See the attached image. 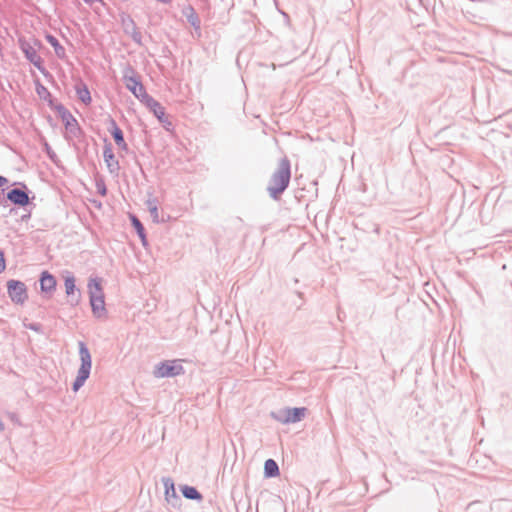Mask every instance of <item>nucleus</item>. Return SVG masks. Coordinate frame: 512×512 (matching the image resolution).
Returning a JSON list of instances; mask_svg holds the SVG:
<instances>
[{
    "label": "nucleus",
    "instance_id": "f257e3e1",
    "mask_svg": "<svg viewBox=\"0 0 512 512\" xmlns=\"http://www.w3.org/2000/svg\"><path fill=\"white\" fill-rule=\"evenodd\" d=\"M291 178L290 162L287 158L280 160L277 169L272 174L267 191L274 200L279 199L280 195L287 189Z\"/></svg>",
    "mask_w": 512,
    "mask_h": 512
},
{
    "label": "nucleus",
    "instance_id": "f03ea898",
    "mask_svg": "<svg viewBox=\"0 0 512 512\" xmlns=\"http://www.w3.org/2000/svg\"><path fill=\"white\" fill-rule=\"evenodd\" d=\"M78 346L81 364L77 371V376L73 382L72 389L74 392H77L81 387L84 386L86 380L90 376L92 368V357L88 347L82 341L78 343Z\"/></svg>",
    "mask_w": 512,
    "mask_h": 512
},
{
    "label": "nucleus",
    "instance_id": "7ed1b4c3",
    "mask_svg": "<svg viewBox=\"0 0 512 512\" xmlns=\"http://www.w3.org/2000/svg\"><path fill=\"white\" fill-rule=\"evenodd\" d=\"M126 88L139 100L144 102L150 96L147 94L145 87L138 79L135 71L132 68H128L123 76Z\"/></svg>",
    "mask_w": 512,
    "mask_h": 512
},
{
    "label": "nucleus",
    "instance_id": "20e7f679",
    "mask_svg": "<svg viewBox=\"0 0 512 512\" xmlns=\"http://www.w3.org/2000/svg\"><path fill=\"white\" fill-rule=\"evenodd\" d=\"M183 372V366L177 361H164L156 366L154 376L157 378L174 377L182 374Z\"/></svg>",
    "mask_w": 512,
    "mask_h": 512
},
{
    "label": "nucleus",
    "instance_id": "39448f33",
    "mask_svg": "<svg viewBox=\"0 0 512 512\" xmlns=\"http://www.w3.org/2000/svg\"><path fill=\"white\" fill-rule=\"evenodd\" d=\"M306 411L305 407L286 408L279 415L273 414V417L283 424L296 423L304 418Z\"/></svg>",
    "mask_w": 512,
    "mask_h": 512
},
{
    "label": "nucleus",
    "instance_id": "423d86ee",
    "mask_svg": "<svg viewBox=\"0 0 512 512\" xmlns=\"http://www.w3.org/2000/svg\"><path fill=\"white\" fill-rule=\"evenodd\" d=\"M19 46L26 59L32 63L40 72H44L45 68L43 67V60L38 54L37 49L26 40H20Z\"/></svg>",
    "mask_w": 512,
    "mask_h": 512
},
{
    "label": "nucleus",
    "instance_id": "0eeeda50",
    "mask_svg": "<svg viewBox=\"0 0 512 512\" xmlns=\"http://www.w3.org/2000/svg\"><path fill=\"white\" fill-rule=\"evenodd\" d=\"M8 295L14 303L22 304L27 299V289L23 282L9 280L7 282Z\"/></svg>",
    "mask_w": 512,
    "mask_h": 512
},
{
    "label": "nucleus",
    "instance_id": "6e6552de",
    "mask_svg": "<svg viewBox=\"0 0 512 512\" xmlns=\"http://www.w3.org/2000/svg\"><path fill=\"white\" fill-rule=\"evenodd\" d=\"M75 277L72 273L67 272V274L64 277V286H65V292L66 295L71 297V303L73 305H77L80 301V290L77 289Z\"/></svg>",
    "mask_w": 512,
    "mask_h": 512
},
{
    "label": "nucleus",
    "instance_id": "1a4fd4ad",
    "mask_svg": "<svg viewBox=\"0 0 512 512\" xmlns=\"http://www.w3.org/2000/svg\"><path fill=\"white\" fill-rule=\"evenodd\" d=\"M162 483L165 490V500L175 506L178 501H180L179 496L176 493L175 485L173 480L170 477H163Z\"/></svg>",
    "mask_w": 512,
    "mask_h": 512
},
{
    "label": "nucleus",
    "instance_id": "9d476101",
    "mask_svg": "<svg viewBox=\"0 0 512 512\" xmlns=\"http://www.w3.org/2000/svg\"><path fill=\"white\" fill-rule=\"evenodd\" d=\"M144 103L153 112L155 117L161 123H166L167 122L169 125H171V123L167 121V118L165 116V109H164V107L158 101H156L154 98H152L150 96L147 100L144 101Z\"/></svg>",
    "mask_w": 512,
    "mask_h": 512
},
{
    "label": "nucleus",
    "instance_id": "9b49d317",
    "mask_svg": "<svg viewBox=\"0 0 512 512\" xmlns=\"http://www.w3.org/2000/svg\"><path fill=\"white\" fill-rule=\"evenodd\" d=\"M7 199L12 203L20 206H25L29 203L28 194L21 189L14 188L7 193Z\"/></svg>",
    "mask_w": 512,
    "mask_h": 512
},
{
    "label": "nucleus",
    "instance_id": "f8f14e48",
    "mask_svg": "<svg viewBox=\"0 0 512 512\" xmlns=\"http://www.w3.org/2000/svg\"><path fill=\"white\" fill-rule=\"evenodd\" d=\"M102 280L98 277L90 278L88 280L87 289L89 294V299L94 297L102 298L104 297V292L101 284Z\"/></svg>",
    "mask_w": 512,
    "mask_h": 512
},
{
    "label": "nucleus",
    "instance_id": "ddd939ff",
    "mask_svg": "<svg viewBox=\"0 0 512 512\" xmlns=\"http://www.w3.org/2000/svg\"><path fill=\"white\" fill-rule=\"evenodd\" d=\"M40 288L42 292L51 293L56 288V279L49 272L44 271L40 278Z\"/></svg>",
    "mask_w": 512,
    "mask_h": 512
},
{
    "label": "nucleus",
    "instance_id": "4468645a",
    "mask_svg": "<svg viewBox=\"0 0 512 512\" xmlns=\"http://www.w3.org/2000/svg\"><path fill=\"white\" fill-rule=\"evenodd\" d=\"M110 133L117 144V146L123 150H127V144L124 140L123 132L115 122V120L111 119L110 121Z\"/></svg>",
    "mask_w": 512,
    "mask_h": 512
},
{
    "label": "nucleus",
    "instance_id": "2eb2a0df",
    "mask_svg": "<svg viewBox=\"0 0 512 512\" xmlns=\"http://www.w3.org/2000/svg\"><path fill=\"white\" fill-rule=\"evenodd\" d=\"M103 157L110 172H115L119 169V163L117 160H115V156L110 144H106L104 146Z\"/></svg>",
    "mask_w": 512,
    "mask_h": 512
},
{
    "label": "nucleus",
    "instance_id": "dca6fc26",
    "mask_svg": "<svg viewBox=\"0 0 512 512\" xmlns=\"http://www.w3.org/2000/svg\"><path fill=\"white\" fill-rule=\"evenodd\" d=\"M89 300H90V305H91L93 315L97 318H101V317L105 316L106 308H105L104 297H102V298L94 297Z\"/></svg>",
    "mask_w": 512,
    "mask_h": 512
},
{
    "label": "nucleus",
    "instance_id": "f3484780",
    "mask_svg": "<svg viewBox=\"0 0 512 512\" xmlns=\"http://www.w3.org/2000/svg\"><path fill=\"white\" fill-rule=\"evenodd\" d=\"M75 90L79 100H81L86 105L91 103L90 91L86 84H84L83 82L78 83L75 86Z\"/></svg>",
    "mask_w": 512,
    "mask_h": 512
},
{
    "label": "nucleus",
    "instance_id": "a211bd4d",
    "mask_svg": "<svg viewBox=\"0 0 512 512\" xmlns=\"http://www.w3.org/2000/svg\"><path fill=\"white\" fill-rule=\"evenodd\" d=\"M264 474L268 478L276 477L279 475V467L275 460L268 459L265 461Z\"/></svg>",
    "mask_w": 512,
    "mask_h": 512
},
{
    "label": "nucleus",
    "instance_id": "6ab92c4d",
    "mask_svg": "<svg viewBox=\"0 0 512 512\" xmlns=\"http://www.w3.org/2000/svg\"><path fill=\"white\" fill-rule=\"evenodd\" d=\"M46 40L54 48L57 57L61 59L65 57V48L59 43L56 37H54L53 35H47Z\"/></svg>",
    "mask_w": 512,
    "mask_h": 512
},
{
    "label": "nucleus",
    "instance_id": "aec40b11",
    "mask_svg": "<svg viewBox=\"0 0 512 512\" xmlns=\"http://www.w3.org/2000/svg\"><path fill=\"white\" fill-rule=\"evenodd\" d=\"M63 120L65 122L66 130L71 134L76 135V133L79 131L76 119L70 113H67L63 115Z\"/></svg>",
    "mask_w": 512,
    "mask_h": 512
},
{
    "label": "nucleus",
    "instance_id": "412c9836",
    "mask_svg": "<svg viewBox=\"0 0 512 512\" xmlns=\"http://www.w3.org/2000/svg\"><path fill=\"white\" fill-rule=\"evenodd\" d=\"M181 491H182L183 496L187 499H190V500H201L202 499V495L195 487L184 485L182 487Z\"/></svg>",
    "mask_w": 512,
    "mask_h": 512
},
{
    "label": "nucleus",
    "instance_id": "4be33fe9",
    "mask_svg": "<svg viewBox=\"0 0 512 512\" xmlns=\"http://www.w3.org/2000/svg\"><path fill=\"white\" fill-rule=\"evenodd\" d=\"M131 221H132L134 228L136 229L138 236L141 238L142 243L145 245L146 244V235H145V230H144L142 223L136 216H132Z\"/></svg>",
    "mask_w": 512,
    "mask_h": 512
},
{
    "label": "nucleus",
    "instance_id": "5701e85b",
    "mask_svg": "<svg viewBox=\"0 0 512 512\" xmlns=\"http://www.w3.org/2000/svg\"><path fill=\"white\" fill-rule=\"evenodd\" d=\"M188 22L195 28H199L200 21L192 7H189V13H186Z\"/></svg>",
    "mask_w": 512,
    "mask_h": 512
},
{
    "label": "nucleus",
    "instance_id": "b1692460",
    "mask_svg": "<svg viewBox=\"0 0 512 512\" xmlns=\"http://www.w3.org/2000/svg\"><path fill=\"white\" fill-rule=\"evenodd\" d=\"M149 212H150L151 218H152L154 223H164V222H166V219L163 216L160 217L158 207L157 208H151V210Z\"/></svg>",
    "mask_w": 512,
    "mask_h": 512
},
{
    "label": "nucleus",
    "instance_id": "393cba45",
    "mask_svg": "<svg viewBox=\"0 0 512 512\" xmlns=\"http://www.w3.org/2000/svg\"><path fill=\"white\" fill-rule=\"evenodd\" d=\"M127 21H128V24H126V25H127V26H128V25H131V26H132V29H133V32H132V34H131V35H132V39H133L135 42L140 43V40H141V34H140V32H138V31L136 30V27H135V23H134V21H133L131 18H128V19H127Z\"/></svg>",
    "mask_w": 512,
    "mask_h": 512
},
{
    "label": "nucleus",
    "instance_id": "a878e982",
    "mask_svg": "<svg viewBox=\"0 0 512 512\" xmlns=\"http://www.w3.org/2000/svg\"><path fill=\"white\" fill-rule=\"evenodd\" d=\"M96 187H97V191L98 193H100L102 196H105L106 193H107V189H106V186L104 184L103 181H99L96 183Z\"/></svg>",
    "mask_w": 512,
    "mask_h": 512
},
{
    "label": "nucleus",
    "instance_id": "bb28decb",
    "mask_svg": "<svg viewBox=\"0 0 512 512\" xmlns=\"http://www.w3.org/2000/svg\"><path fill=\"white\" fill-rule=\"evenodd\" d=\"M146 206H147L149 211L151 210V208H157L158 207V200L156 198H149L146 201Z\"/></svg>",
    "mask_w": 512,
    "mask_h": 512
},
{
    "label": "nucleus",
    "instance_id": "cd10ccee",
    "mask_svg": "<svg viewBox=\"0 0 512 512\" xmlns=\"http://www.w3.org/2000/svg\"><path fill=\"white\" fill-rule=\"evenodd\" d=\"M5 270V258L4 253L0 251V273H2Z\"/></svg>",
    "mask_w": 512,
    "mask_h": 512
},
{
    "label": "nucleus",
    "instance_id": "c85d7f7f",
    "mask_svg": "<svg viewBox=\"0 0 512 512\" xmlns=\"http://www.w3.org/2000/svg\"><path fill=\"white\" fill-rule=\"evenodd\" d=\"M86 4L90 5L91 7H93L96 3L100 4V5H104V2L103 0H83Z\"/></svg>",
    "mask_w": 512,
    "mask_h": 512
},
{
    "label": "nucleus",
    "instance_id": "c756f323",
    "mask_svg": "<svg viewBox=\"0 0 512 512\" xmlns=\"http://www.w3.org/2000/svg\"><path fill=\"white\" fill-rule=\"evenodd\" d=\"M45 148H46V152L48 154V156L50 157V159H54V157L56 156L55 153L52 151V149L50 148V146L48 144H45Z\"/></svg>",
    "mask_w": 512,
    "mask_h": 512
},
{
    "label": "nucleus",
    "instance_id": "7c9ffc66",
    "mask_svg": "<svg viewBox=\"0 0 512 512\" xmlns=\"http://www.w3.org/2000/svg\"><path fill=\"white\" fill-rule=\"evenodd\" d=\"M37 92L39 95H41L42 92H47V90L43 85H39V87L37 88Z\"/></svg>",
    "mask_w": 512,
    "mask_h": 512
},
{
    "label": "nucleus",
    "instance_id": "2f4dec72",
    "mask_svg": "<svg viewBox=\"0 0 512 512\" xmlns=\"http://www.w3.org/2000/svg\"><path fill=\"white\" fill-rule=\"evenodd\" d=\"M8 182L7 178L0 176V187L5 185Z\"/></svg>",
    "mask_w": 512,
    "mask_h": 512
},
{
    "label": "nucleus",
    "instance_id": "473e14b6",
    "mask_svg": "<svg viewBox=\"0 0 512 512\" xmlns=\"http://www.w3.org/2000/svg\"><path fill=\"white\" fill-rule=\"evenodd\" d=\"M29 329L34 330V331H38L39 330V325L38 324H30L29 325Z\"/></svg>",
    "mask_w": 512,
    "mask_h": 512
},
{
    "label": "nucleus",
    "instance_id": "72a5a7b5",
    "mask_svg": "<svg viewBox=\"0 0 512 512\" xmlns=\"http://www.w3.org/2000/svg\"><path fill=\"white\" fill-rule=\"evenodd\" d=\"M157 2L163 3V4H170L171 0H156Z\"/></svg>",
    "mask_w": 512,
    "mask_h": 512
},
{
    "label": "nucleus",
    "instance_id": "f704fd0d",
    "mask_svg": "<svg viewBox=\"0 0 512 512\" xmlns=\"http://www.w3.org/2000/svg\"><path fill=\"white\" fill-rule=\"evenodd\" d=\"M5 429L3 421L0 419V432H2Z\"/></svg>",
    "mask_w": 512,
    "mask_h": 512
}]
</instances>
